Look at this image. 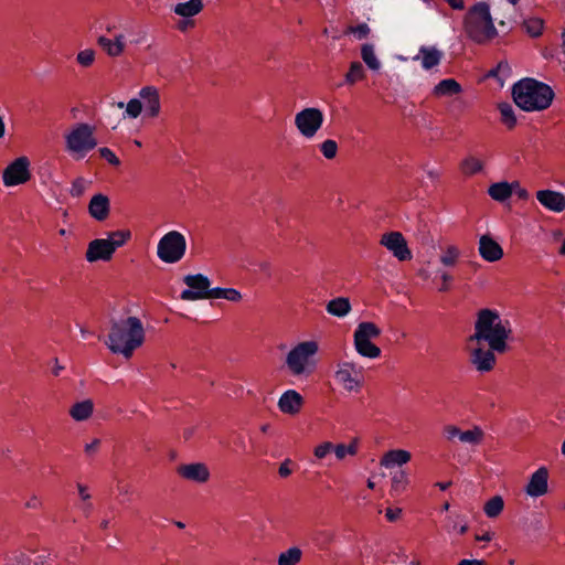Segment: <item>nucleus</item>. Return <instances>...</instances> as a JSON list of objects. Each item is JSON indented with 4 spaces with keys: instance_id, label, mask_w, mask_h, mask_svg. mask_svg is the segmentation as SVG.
Masks as SVG:
<instances>
[{
    "instance_id": "7ed1b4c3",
    "label": "nucleus",
    "mask_w": 565,
    "mask_h": 565,
    "mask_svg": "<svg viewBox=\"0 0 565 565\" xmlns=\"http://www.w3.org/2000/svg\"><path fill=\"white\" fill-rule=\"evenodd\" d=\"M462 26L466 36L477 44H486L498 35L490 6L484 1L476 2L468 8Z\"/></svg>"
},
{
    "instance_id": "a211bd4d",
    "label": "nucleus",
    "mask_w": 565,
    "mask_h": 565,
    "mask_svg": "<svg viewBox=\"0 0 565 565\" xmlns=\"http://www.w3.org/2000/svg\"><path fill=\"white\" fill-rule=\"evenodd\" d=\"M478 250L480 256L489 263L498 262L503 257L502 247L490 235L480 237Z\"/></svg>"
},
{
    "instance_id": "8fccbe9b",
    "label": "nucleus",
    "mask_w": 565,
    "mask_h": 565,
    "mask_svg": "<svg viewBox=\"0 0 565 565\" xmlns=\"http://www.w3.org/2000/svg\"><path fill=\"white\" fill-rule=\"evenodd\" d=\"M371 30L366 23H360L355 26H349L348 33L354 34L359 40H363L369 36Z\"/></svg>"
},
{
    "instance_id": "c9c22d12",
    "label": "nucleus",
    "mask_w": 565,
    "mask_h": 565,
    "mask_svg": "<svg viewBox=\"0 0 565 565\" xmlns=\"http://www.w3.org/2000/svg\"><path fill=\"white\" fill-rule=\"evenodd\" d=\"M131 238V232L129 230H118L108 233V237L105 238L113 246V250L124 246Z\"/></svg>"
},
{
    "instance_id": "49530a36",
    "label": "nucleus",
    "mask_w": 565,
    "mask_h": 565,
    "mask_svg": "<svg viewBox=\"0 0 565 565\" xmlns=\"http://www.w3.org/2000/svg\"><path fill=\"white\" fill-rule=\"evenodd\" d=\"M448 521L451 523V529L457 530L459 534H465L468 531V525L462 515L448 516Z\"/></svg>"
},
{
    "instance_id": "338daca9",
    "label": "nucleus",
    "mask_w": 565,
    "mask_h": 565,
    "mask_svg": "<svg viewBox=\"0 0 565 565\" xmlns=\"http://www.w3.org/2000/svg\"><path fill=\"white\" fill-rule=\"evenodd\" d=\"M64 370V366H62L60 363H58V360L57 359H54V367L52 369V373L54 376H58L61 371Z\"/></svg>"
},
{
    "instance_id": "1a4fd4ad",
    "label": "nucleus",
    "mask_w": 565,
    "mask_h": 565,
    "mask_svg": "<svg viewBox=\"0 0 565 565\" xmlns=\"http://www.w3.org/2000/svg\"><path fill=\"white\" fill-rule=\"evenodd\" d=\"M323 113L316 107H307L295 116V126L299 134L307 138H313L323 125Z\"/></svg>"
},
{
    "instance_id": "f257e3e1",
    "label": "nucleus",
    "mask_w": 565,
    "mask_h": 565,
    "mask_svg": "<svg viewBox=\"0 0 565 565\" xmlns=\"http://www.w3.org/2000/svg\"><path fill=\"white\" fill-rule=\"evenodd\" d=\"M511 332L510 321L501 319L497 310L486 308L478 311L475 332L469 341L487 342L489 345V349L479 347L470 352V363L478 372L487 373L494 369V353H504L508 350L507 340Z\"/></svg>"
},
{
    "instance_id": "5701e85b",
    "label": "nucleus",
    "mask_w": 565,
    "mask_h": 565,
    "mask_svg": "<svg viewBox=\"0 0 565 565\" xmlns=\"http://www.w3.org/2000/svg\"><path fill=\"white\" fill-rule=\"evenodd\" d=\"M443 58V52L435 46H420L418 55L414 60H420L422 66L425 70H430L437 66Z\"/></svg>"
},
{
    "instance_id": "680f3d73",
    "label": "nucleus",
    "mask_w": 565,
    "mask_h": 565,
    "mask_svg": "<svg viewBox=\"0 0 565 565\" xmlns=\"http://www.w3.org/2000/svg\"><path fill=\"white\" fill-rule=\"evenodd\" d=\"M77 489H78V494L82 498V500L87 501L90 499V494L88 493V489L86 486L78 483Z\"/></svg>"
},
{
    "instance_id": "f704fd0d",
    "label": "nucleus",
    "mask_w": 565,
    "mask_h": 565,
    "mask_svg": "<svg viewBox=\"0 0 565 565\" xmlns=\"http://www.w3.org/2000/svg\"><path fill=\"white\" fill-rule=\"evenodd\" d=\"M460 255L461 253L457 246L448 245L444 248L443 254L439 257V260L446 267H454L457 265Z\"/></svg>"
},
{
    "instance_id": "a878e982",
    "label": "nucleus",
    "mask_w": 565,
    "mask_h": 565,
    "mask_svg": "<svg viewBox=\"0 0 565 565\" xmlns=\"http://www.w3.org/2000/svg\"><path fill=\"white\" fill-rule=\"evenodd\" d=\"M459 169L465 177H471L483 170V161L473 154H468L461 160Z\"/></svg>"
},
{
    "instance_id": "4d7b16f0",
    "label": "nucleus",
    "mask_w": 565,
    "mask_h": 565,
    "mask_svg": "<svg viewBox=\"0 0 565 565\" xmlns=\"http://www.w3.org/2000/svg\"><path fill=\"white\" fill-rule=\"evenodd\" d=\"M99 445H100V440L99 439H94L92 443L89 444H86L85 446V452L87 456H94L98 448H99Z\"/></svg>"
},
{
    "instance_id": "4c0bfd02",
    "label": "nucleus",
    "mask_w": 565,
    "mask_h": 565,
    "mask_svg": "<svg viewBox=\"0 0 565 565\" xmlns=\"http://www.w3.org/2000/svg\"><path fill=\"white\" fill-rule=\"evenodd\" d=\"M365 77V71L363 65L355 61L350 64L349 71L345 74V83L349 85H353L356 82L362 81Z\"/></svg>"
},
{
    "instance_id": "69168bd1",
    "label": "nucleus",
    "mask_w": 565,
    "mask_h": 565,
    "mask_svg": "<svg viewBox=\"0 0 565 565\" xmlns=\"http://www.w3.org/2000/svg\"><path fill=\"white\" fill-rule=\"evenodd\" d=\"M483 561L479 559H461L458 565H483Z\"/></svg>"
},
{
    "instance_id": "f3484780",
    "label": "nucleus",
    "mask_w": 565,
    "mask_h": 565,
    "mask_svg": "<svg viewBox=\"0 0 565 565\" xmlns=\"http://www.w3.org/2000/svg\"><path fill=\"white\" fill-rule=\"evenodd\" d=\"M177 472L183 479L198 483H204L210 478L209 468L202 462L181 465L177 468Z\"/></svg>"
},
{
    "instance_id": "9d476101",
    "label": "nucleus",
    "mask_w": 565,
    "mask_h": 565,
    "mask_svg": "<svg viewBox=\"0 0 565 565\" xmlns=\"http://www.w3.org/2000/svg\"><path fill=\"white\" fill-rule=\"evenodd\" d=\"M334 379L347 392H359L363 385V375L352 362H341L337 365Z\"/></svg>"
},
{
    "instance_id": "a18cd8bd",
    "label": "nucleus",
    "mask_w": 565,
    "mask_h": 565,
    "mask_svg": "<svg viewBox=\"0 0 565 565\" xmlns=\"http://www.w3.org/2000/svg\"><path fill=\"white\" fill-rule=\"evenodd\" d=\"M142 110V103L138 98H132L127 103L126 113L130 118H137Z\"/></svg>"
},
{
    "instance_id": "ddd939ff",
    "label": "nucleus",
    "mask_w": 565,
    "mask_h": 565,
    "mask_svg": "<svg viewBox=\"0 0 565 565\" xmlns=\"http://www.w3.org/2000/svg\"><path fill=\"white\" fill-rule=\"evenodd\" d=\"M380 244L390 250L399 262L409 260L413 257L407 242L401 232L393 231L384 233L381 236Z\"/></svg>"
},
{
    "instance_id": "a19ab883",
    "label": "nucleus",
    "mask_w": 565,
    "mask_h": 565,
    "mask_svg": "<svg viewBox=\"0 0 565 565\" xmlns=\"http://www.w3.org/2000/svg\"><path fill=\"white\" fill-rule=\"evenodd\" d=\"M526 33L532 38H537L542 34L544 22L540 18H530L523 22Z\"/></svg>"
},
{
    "instance_id": "412c9836",
    "label": "nucleus",
    "mask_w": 565,
    "mask_h": 565,
    "mask_svg": "<svg viewBox=\"0 0 565 565\" xmlns=\"http://www.w3.org/2000/svg\"><path fill=\"white\" fill-rule=\"evenodd\" d=\"M110 211V202L107 195L95 194L88 204L89 215L98 222L105 221Z\"/></svg>"
},
{
    "instance_id": "5fc2aeb1",
    "label": "nucleus",
    "mask_w": 565,
    "mask_h": 565,
    "mask_svg": "<svg viewBox=\"0 0 565 565\" xmlns=\"http://www.w3.org/2000/svg\"><path fill=\"white\" fill-rule=\"evenodd\" d=\"M291 465V460L290 459H285L280 466H279V469H278V473L281 478H287L291 475V469H290V466Z\"/></svg>"
},
{
    "instance_id": "0e129e2a",
    "label": "nucleus",
    "mask_w": 565,
    "mask_h": 565,
    "mask_svg": "<svg viewBox=\"0 0 565 565\" xmlns=\"http://www.w3.org/2000/svg\"><path fill=\"white\" fill-rule=\"evenodd\" d=\"M117 489L120 495L128 497L131 493L130 487L128 484L118 483Z\"/></svg>"
},
{
    "instance_id": "20e7f679",
    "label": "nucleus",
    "mask_w": 565,
    "mask_h": 565,
    "mask_svg": "<svg viewBox=\"0 0 565 565\" xmlns=\"http://www.w3.org/2000/svg\"><path fill=\"white\" fill-rule=\"evenodd\" d=\"M512 97L521 109L536 111L551 106L554 92L547 84L527 77L513 85Z\"/></svg>"
},
{
    "instance_id": "c756f323",
    "label": "nucleus",
    "mask_w": 565,
    "mask_h": 565,
    "mask_svg": "<svg viewBox=\"0 0 565 565\" xmlns=\"http://www.w3.org/2000/svg\"><path fill=\"white\" fill-rule=\"evenodd\" d=\"M209 299H226L232 302H238L242 300V294L235 288H211Z\"/></svg>"
},
{
    "instance_id": "052dcab7",
    "label": "nucleus",
    "mask_w": 565,
    "mask_h": 565,
    "mask_svg": "<svg viewBox=\"0 0 565 565\" xmlns=\"http://www.w3.org/2000/svg\"><path fill=\"white\" fill-rule=\"evenodd\" d=\"M25 507L28 509H39L41 507V501L36 495H33L25 502Z\"/></svg>"
},
{
    "instance_id": "6e6d98bb",
    "label": "nucleus",
    "mask_w": 565,
    "mask_h": 565,
    "mask_svg": "<svg viewBox=\"0 0 565 565\" xmlns=\"http://www.w3.org/2000/svg\"><path fill=\"white\" fill-rule=\"evenodd\" d=\"M402 514V509L399 508H387L385 511V516L390 522H395L399 519Z\"/></svg>"
},
{
    "instance_id": "6ab92c4d",
    "label": "nucleus",
    "mask_w": 565,
    "mask_h": 565,
    "mask_svg": "<svg viewBox=\"0 0 565 565\" xmlns=\"http://www.w3.org/2000/svg\"><path fill=\"white\" fill-rule=\"evenodd\" d=\"M303 405V397L295 390H288L279 397L278 408L287 415L298 414Z\"/></svg>"
},
{
    "instance_id": "bb28decb",
    "label": "nucleus",
    "mask_w": 565,
    "mask_h": 565,
    "mask_svg": "<svg viewBox=\"0 0 565 565\" xmlns=\"http://www.w3.org/2000/svg\"><path fill=\"white\" fill-rule=\"evenodd\" d=\"M94 411V404L90 399H85L82 402L75 403L71 409L70 415L76 422H82L88 419Z\"/></svg>"
},
{
    "instance_id": "e2e57ef3",
    "label": "nucleus",
    "mask_w": 565,
    "mask_h": 565,
    "mask_svg": "<svg viewBox=\"0 0 565 565\" xmlns=\"http://www.w3.org/2000/svg\"><path fill=\"white\" fill-rule=\"evenodd\" d=\"M446 2L449 4V7L454 10H463L465 9V1L463 0H446Z\"/></svg>"
},
{
    "instance_id": "ea45409f",
    "label": "nucleus",
    "mask_w": 565,
    "mask_h": 565,
    "mask_svg": "<svg viewBox=\"0 0 565 565\" xmlns=\"http://www.w3.org/2000/svg\"><path fill=\"white\" fill-rule=\"evenodd\" d=\"M97 44L109 57H118L122 54V52L118 49L113 39H109L105 35H100L97 38Z\"/></svg>"
},
{
    "instance_id": "473e14b6",
    "label": "nucleus",
    "mask_w": 565,
    "mask_h": 565,
    "mask_svg": "<svg viewBox=\"0 0 565 565\" xmlns=\"http://www.w3.org/2000/svg\"><path fill=\"white\" fill-rule=\"evenodd\" d=\"M302 557V551L297 547H290L278 555V565H298Z\"/></svg>"
},
{
    "instance_id": "72a5a7b5",
    "label": "nucleus",
    "mask_w": 565,
    "mask_h": 565,
    "mask_svg": "<svg viewBox=\"0 0 565 565\" xmlns=\"http://www.w3.org/2000/svg\"><path fill=\"white\" fill-rule=\"evenodd\" d=\"M361 57L366 66L372 71H379L381 63L376 58L374 46L370 43H364L361 47Z\"/></svg>"
},
{
    "instance_id": "dca6fc26",
    "label": "nucleus",
    "mask_w": 565,
    "mask_h": 565,
    "mask_svg": "<svg viewBox=\"0 0 565 565\" xmlns=\"http://www.w3.org/2000/svg\"><path fill=\"white\" fill-rule=\"evenodd\" d=\"M548 470L545 467L539 468L530 477V481L525 487L527 495L539 498L547 493L548 491Z\"/></svg>"
},
{
    "instance_id": "c03bdc74",
    "label": "nucleus",
    "mask_w": 565,
    "mask_h": 565,
    "mask_svg": "<svg viewBox=\"0 0 565 565\" xmlns=\"http://www.w3.org/2000/svg\"><path fill=\"white\" fill-rule=\"evenodd\" d=\"M76 62L83 67L92 66L95 62V51L92 49L79 51L76 55Z\"/></svg>"
},
{
    "instance_id": "37998d69",
    "label": "nucleus",
    "mask_w": 565,
    "mask_h": 565,
    "mask_svg": "<svg viewBox=\"0 0 565 565\" xmlns=\"http://www.w3.org/2000/svg\"><path fill=\"white\" fill-rule=\"evenodd\" d=\"M320 151L326 159L331 160L338 153V143L332 139H327L320 145Z\"/></svg>"
},
{
    "instance_id": "de8ad7c7",
    "label": "nucleus",
    "mask_w": 565,
    "mask_h": 565,
    "mask_svg": "<svg viewBox=\"0 0 565 565\" xmlns=\"http://www.w3.org/2000/svg\"><path fill=\"white\" fill-rule=\"evenodd\" d=\"M331 451H333V444L331 441H323L313 449V455L318 459L326 458Z\"/></svg>"
},
{
    "instance_id": "423d86ee",
    "label": "nucleus",
    "mask_w": 565,
    "mask_h": 565,
    "mask_svg": "<svg viewBox=\"0 0 565 565\" xmlns=\"http://www.w3.org/2000/svg\"><path fill=\"white\" fill-rule=\"evenodd\" d=\"M97 146L94 136V128L88 124H77L65 136V149L76 160L83 159L90 150Z\"/></svg>"
},
{
    "instance_id": "7c9ffc66",
    "label": "nucleus",
    "mask_w": 565,
    "mask_h": 565,
    "mask_svg": "<svg viewBox=\"0 0 565 565\" xmlns=\"http://www.w3.org/2000/svg\"><path fill=\"white\" fill-rule=\"evenodd\" d=\"M484 439V431L479 426H473L469 430H465L460 433L459 441L462 444H468L471 446L480 445Z\"/></svg>"
},
{
    "instance_id": "58836bf2",
    "label": "nucleus",
    "mask_w": 565,
    "mask_h": 565,
    "mask_svg": "<svg viewBox=\"0 0 565 565\" xmlns=\"http://www.w3.org/2000/svg\"><path fill=\"white\" fill-rule=\"evenodd\" d=\"M499 110L502 124L509 129L514 128L516 125V117L514 115L513 107L509 103H502L499 105Z\"/></svg>"
},
{
    "instance_id": "2f4dec72",
    "label": "nucleus",
    "mask_w": 565,
    "mask_h": 565,
    "mask_svg": "<svg viewBox=\"0 0 565 565\" xmlns=\"http://www.w3.org/2000/svg\"><path fill=\"white\" fill-rule=\"evenodd\" d=\"M359 451V439L353 438L350 444H333V452L338 460H343L347 456H355Z\"/></svg>"
},
{
    "instance_id": "c85d7f7f",
    "label": "nucleus",
    "mask_w": 565,
    "mask_h": 565,
    "mask_svg": "<svg viewBox=\"0 0 565 565\" xmlns=\"http://www.w3.org/2000/svg\"><path fill=\"white\" fill-rule=\"evenodd\" d=\"M488 193L493 200L503 202L512 195V188L508 182H498L489 186Z\"/></svg>"
},
{
    "instance_id": "09e8293b",
    "label": "nucleus",
    "mask_w": 565,
    "mask_h": 565,
    "mask_svg": "<svg viewBox=\"0 0 565 565\" xmlns=\"http://www.w3.org/2000/svg\"><path fill=\"white\" fill-rule=\"evenodd\" d=\"M100 157L103 159H105L109 164L114 166V167H118L120 166V160L119 158L115 154V152L107 148V147H102L99 148L98 150Z\"/></svg>"
},
{
    "instance_id": "864d4df0",
    "label": "nucleus",
    "mask_w": 565,
    "mask_h": 565,
    "mask_svg": "<svg viewBox=\"0 0 565 565\" xmlns=\"http://www.w3.org/2000/svg\"><path fill=\"white\" fill-rule=\"evenodd\" d=\"M441 278V286L438 288L440 292H446L450 289V284L452 281V276L447 271H441L440 274Z\"/></svg>"
},
{
    "instance_id": "2eb2a0df",
    "label": "nucleus",
    "mask_w": 565,
    "mask_h": 565,
    "mask_svg": "<svg viewBox=\"0 0 565 565\" xmlns=\"http://www.w3.org/2000/svg\"><path fill=\"white\" fill-rule=\"evenodd\" d=\"M536 200L547 211L562 213L565 211V194L554 190H539L535 194Z\"/></svg>"
},
{
    "instance_id": "39448f33",
    "label": "nucleus",
    "mask_w": 565,
    "mask_h": 565,
    "mask_svg": "<svg viewBox=\"0 0 565 565\" xmlns=\"http://www.w3.org/2000/svg\"><path fill=\"white\" fill-rule=\"evenodd\" d=\"M318 349L316 341H305L294 347L286 356V365L289 372L295 376L312 373L316 367L313 356Z\"/></svg>"
},
{
    "instance_id": "393cba45",
    "label": "nucleus",
    "mask_w": 565,
    "mask_h": 565,
    "mask_svg": "<svg viewBox=\"0 0 565 565\" xmlns=\"http://www.w3.org/2000/svg\"><path fill=\"white\" fill-rule=\"evenodd\" d=\"M461 85L455 78H446L433 88V95L435 97L454 96L461 93Z\"/></svg>"
},
{
    "instance_id": "cd10ccee",
    "label": "nucleus",
    "mask_w": 565,
    "mask_h": 565,
    "mask_svg": "<svg viewBox=\"0 0 565 565\" xmlns=\"http://www.w3.org/2000/svg\"><path fill=\"white\" fill-rule=\"evenodd\" d=\"M326 309L328 313L334 317H344L350 312L351 305L348 298L338 297L330 300Z\"/></svg>"
},
{
    "instance_id": "aec40b11",
    "label": "nucleus",
    "mask_w": 565,
    "mask_h": 565,
    "mask_svg": "<svg viewBox=\"0 0 565 565\" xmlns=\"http://www.w3.org/2000/svg\"><path fill=\"white\" fill-rule=\"evenodd\" d=\"M140 98L143 100L146 113L150 117H157L160 114V95L154 86H145L139 92Z\"/></svg>"
},
{
    "instance_id": "b1692460",
    "label": "nucleus",
    "mask_w": 565,
    "mask_h": 565,
    "mask_svg": "<svg viewBox=\"0 0 565 565\" xmlns=\"http://www.w3.org/2000/svg\"><path fill=\"white\" fill-rule=\"evenodd\" d=\"M412 458L409 451L404 449H394L384 454L381 459V465L385 468L401 467L407 463Z\"/></svg>"
},
{
    "instance_id": "f03ea898",
    "label": "nucleus",
    "mask_w": 565,
    "mask_h": 565,
    "mask_svg": "<svg viewBox=\"0 0 565 565\" xmlns=\"http://www.w3.org/2000/svg\"><path fill=\"white\" fill-rule=\"evenodd\" d=\"M145 338L146 332L141 320L137 317H128L111 322L105 344L111 353L121 354L128 360L143 344Z\"/></svg>"
},
{
    "instance_id": "bf43d9fd",
    "label": "nucleus",
    "mask_w": 565,
    "mask_h": 565,
    "mask_svg": "<svg viewBox=\"0 0 565 565\" xmlns=\"http://www.w3.org/2000/svg\"><path fill=\"white\" fill-rule=\"evenodd\" d=\"M194 22L191 19H184L179 21L177 28L181 32H185L189 28H193Z\"/></svg>"
},
{
    "instance_id": "9b49d317",
    "label": "nucleus",
    "mask_w": 565,
    "mask_h": 565,
    "mask_svg": "<svg viewBox=\"0 0 565 565\" xmlns=\"http://www.w3.org/2000/svg\"><path fill=\"white\" fill-rule=\"evenodd\" d=\"M31 175L30 160L22 156L10 162L3 170L2 181L6 186H15L26 183Z\"/></svg>"
},
{
    "instance_id": "603ef678",
    "label": "nucleus",
    "mask_w": 565,
    "mask_h": 565,
    "mask_svg": "<svg viewBox=\"0 0 565 565\" xmlns=\"http://www.w3.org/2000/svg\"><path fill=\"white\" fill-rule=\"evenodd\" d=\"M461 429L455 425H446L443 428V435L448 441H454L456 438L459 439Z\"/></svg>"
},
{
    "instance_id": "79ce46f5",
    "label": "nucleus",
    "mask_w": 565,
    "mask_h": 565,
    "mask_svg": "<svg viewBox=\"0 0 565 565\" xmlns=\"http://www.w3.org/2000/svg\"><path fill=\"white\" fill-rule=\"evenodd\" d=\"M408 484V476L404 470L396 471L392 477V490L402 492Z\"/></svg>"
},
{
    "instance_id": "774afa93",
    "label": "nucleus",
    "mask_w": 565,
    "mask_h": 565,
    "mask_svg": "<svg viewBox=\"0 0 565 565\" xmlns=\"http://www.w3.org/2000/svg\"><path fill=\"white\" fill-rule=\"evenodd\" d=\"M493 534L491 532H486L482 535H476L477 541L490 542L492 540Z\"/></svg>"
},
{
    "instance_id": "4468645a",
    "label": "nucleus",
    "mask_w": 565,
    "mask_h": 565,
    "mask_svg": "<svg viewBox=\"0 0 565 565\" xmlns=\"http://www.w3.org/2000/svg\"><path fill=\"white\" fill-rule=\"evenodd\" d=\"M113 246L105 238H96L88 243L85 258L88 263L109 262L114 255Z\"/></svg>"
},
{
    "instance_id": "e433bc0d",
    "label": "nucleus",
    "mask_w": 565,
    "mask_h": 565,
    "mask_svg": "<svg viewBox=\"0 0 565 565\" xmlns=\"http://www.w3.org/2000/svg\"><path fill=\"white\" fill-rule=\"evenodd\" d=\"M504 508V501L502 497L494 495L488 500L483 507V511L488 518H497L501 514Z\"/></svg>"
},
{
    "instance_id": "4be33fe9",
    "label": "nucleus",
    "mask_w": 565,
    "mask_h": 565,
    "mask_svg": "<svg viewBox=\"0 0 565 565\" xmlns=\"http://www.w3.org/2000/svg\"><path fill=\"white\" fill-rule=\"evenodd\" d=\"M204 9L202 0H188L173 6L172 12L184 19H191L200 14Z\"/></svg>"
},
{
    "instance_id": "6e6552de",
    "label": "nucleus",
    "mask_w": 565,
    "mask_h": 565,
    "mask_svg": "<svg viewBox=\"0 0 565 565\" xmlns=\"http://www.w3.org/2000/svg\"><path fill=\"white\" fill-rule=\"evenodd\" d=\"M186 250V241L182 233L170 231L164 234L157 246V255L166 264H175L180 262Z\"/></svg>"
},
{
    "instance_id": "0eeeda50",
    "label": "nucleus",
    "mask_w": 565,
    "mask_h": 565,
    "mask_svg": "<svg viewBox=\"0 0 565 565\" xmlns=\"http://www.w3.org/2000/svg\"><path fill=\"white\" fill-rule=\"evenodd\" d=\"M381 335V329L371 321L360 322L353 334V342L356 352L367 359H377L381 355V349L372 342Z\"/></svg>"
},
{
    "instance_id": "f8f14e48",
    "label": "nucleus",
    "mask_w": 565,
    "mask_h": 565,
    "mask_svg": "<svg viewBox=\"0 0 565 565\" xmlns=\"http://www.w3.org/2000/svg\"><path fill=\"white\" fill-rule=\"evenodd\" d=\"M183 282L189 287L184 289L180 298L185 301H195L200 299H209L211 292V281L210 279L202 275H186L183 278Z\"/></svg>"
},
{
    "instance_id": "3c124183",
    "label": "nucleus",
    "mask_w": 565,
    "mask_h": 565,
    "mask_svg": "<svg viewBox=\"0 0 565 565\" xmlns=\"http://www.w3.org/2000/svg\"><path fill=\"white\" fill-rule=\"evenodd\" d=\"M86 190V182L83 178H76L73 182H72V186H71V190H70V193L73 198H79L84 194Z\"/></svg>"
},
{
    "instance_id": "13d9d810",
    "label": "nucleus",
    "mask_w": 565,
    "mask_h": 565,
    "mask_svg": "<svg viewBox=\"0 0 565 565\" xmlns=\"http://www.w3.org/2000/svg\"><path fill=\"white\" fill-rule=\"evenodd\" d=\"M118 49L124 53L126 50V36L122 33L116 34L113 39Z\"/></svg>"
}]
</instances>
